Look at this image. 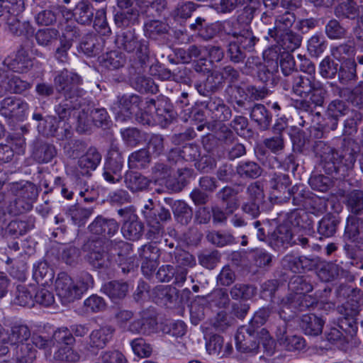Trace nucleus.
Wrapping results in <instances>:
<instances>
[{"label":"nucleus","instance_id":"obj_1","mask_svg":"<svg viewBox=\"0 0 363 363\" xmlns=\"http://www.w3.org/2000/svg\"><path fill=\"white\" fill-rule=\"evenodd\" d=\"M316 151L320 154V165L324 172L336 179H342L353 169L359 150L357 145L352 141H347L340 152L319 141L316 144Z\"/></svg>","mask_w":363,"mask_h":363},{"label":"nucleus","instance_id":"obj_2","mask_svg":"<svg viewBox=\"0 0 363 363\" xmlns=\"http://www.w3.org/2000/svg\"><path fill=\"white\" fill-rule=\"evenodd\" d=\"M289 289L291 292L281 298L280 302L281 311L286 314V310L291 313L288 314V318L292 317L298 311H303L313 306L318 301L317 297L307 295L313 289L308 277L294 276L289 281Z\"/></svg>","mask_w":363,"mask_h":363},{"label":"nucleus","instance_id":"obj_3","mask_svg":"<svg viewBox=\"0 0 363 363\" xmlns=\"http://www.w3.org/2000/svg\"><path fill=\"white\" fill-rule=\"evenodd\" d=\"M54 110L55 116H48L45 121L48 127V133L60 140L70 136L71 125L69 120L75 111L86 104V99H56Z\"/></svg>","mask_w":363,"mask_h":363},{"label":"nucleus","instance_id":"obj_4","mask_svg":"<svg viewBox=\"0 0 363 363\" xmlns=\"http://www.w3.org/2000/svg\"><path fill=\"white\" fill-rule=\"evenodd\" d=\"M82 77L75 72L64 69L56 73L54 77L55 88L59 94L57 100L61 98L86 99V91L80 88Z\"/></svg>","mask_w":363,"mask_h":363},{"label":"nucleus","instance_id":"obj_5","mask_svg":"<svg viewBox=\"0 0 363 363\" xmlns=\"http://www.w3.org/2000/svg\"><path fill=\"white\" fill-rule=\"evenodd\" d=\"M115 43L119 49L135 53L142 67L146 65L149 60V43L145 39H138L134 28L118 33Z\"/></svg>","mask_w":363,"mask_h":363},{"label":"nucleus","instance_id":"obj_6","mask_svg":"<svg viewBox=\"0 0 363 363\" xmlns=\"http://www.w3.org/2000/svg\"><path fill=\"white\" fill-rule=\"evenodd\" d=\"M296 245L306 247L308 246V239L298 235L286 223H280L269 238V245L278 252H283Z\"/></svg>","mask_w":363,"mask_h":363},{"label":"nucleus","instance_id":"obj_7","mask_svg":"<svg viewBox=\"0 0 363 363\" xmlns=\"http://www.w3.org/2000/svg\"><path fill=\"white\" fill-rule=\"evenodd\" d=\"M140 106L144 107L145 101L144 102L140 96L134 94H124L118 97L111 109L116 121L123 123L132 119Z\"/></svg>","mask_w":363,"mask_h":363},{"label":"nucleus","instance_id":"obj_8","mask_svg":"<svg viewBox=\"0 0 363 363\" xmlns=\"http://www.w3.org/2000/svg\"><path fill=\"white\" fill-rule=\"evenodd\" d=\"M84 250L87 251L86 259L94 268L106 269L113 264V257L105 251L101 240H89L84 245Z\"/></svg>","mask_w":363,"mask_h":363},{"label":"nucleus","instance_id":"obj_9","mask_svg":"<svg viewBox=\"0 0 363 363\" xmlns=\"http://www.w3.org/2000/svg\"><path fill=\"white\" fill-rule=\"evenodd\" d=\"M56 294L63 305L73 303L81 298L82 295L75 285L74 280L66 272L57 274L55 282Z\"/></svg>","mask_w":363,"mask_h":363},{"label":"nucleus","instance_id":"obj_10","mask_svg":"<svg viewBox=\"0 0 363 363\" xmlns=\"http://www.w3.org/2000/svg\"><path fill=\"white\" fill-rule=\"evenodd\" d=\"M123 157L116 145H112L104 164L103 176L109 183L115 184L122 179Z\"/></svg>","mask_w":363,"mask_h":363},{"label":"nucleus","instance_id":"obj_11","mask_svg":"<svg viewBox=\"0 0 363 363\" xmlns=\"http://www.w3.org/2000/svg\"><path fill=\"white\" fill-rule=\"evenodd\" d=\"M258 332L250 325L240 327L235 335L236 348L240 352L256 353L259 347L257 341Z\"/></svg>","mask_w":363,"mask_h":363},{"label":"nucleus","instance_id":"obj_12","mask_svg":"<svg viewBox=\"0 0 363 363\" xmlns=\"http://www.w3.org/2000/svg\"><path fill=\"white\" fill-rule=\"evenodd\" d=\"M308 99H294L291 101V105L296 109L305 112L308 116L313 114V109L318 106H323L326 95V91L320 87L314 86L313 90L310 94Z\"/></svg>","mask_w":363,"mask_h":363},{"label":"nucleus","instance_id":"obj_13","mask_svg":"<svg viewBox=\"0 0 363 363\" xmlns=\"http://www.w3.org/2000/svg\"><path fill=\"white\" fill-rule=\"evenodd\" d=\"M145 108L152 111L155 116V123H159L162 126L167 125L170 123L174 118V111L167 103L157 104L154 99H145Z\"/></svg>","mask_w":363,"mask_h":363},{"label":"nucleus","instance_id":"obj_14","mask_svg":"<svg viewBox=\"0 0 363 363\" xmlns=\"http://www.w3.org/2000/svg\"><path fill=\"white\" fill-rule=\"evenodd\" d=\"M85 185V180L79 177L78 174L72 176L67 180H64L57 177L54 180V189L60 191L66 199L71 200L73 198L74 191H78L79 186Z\"/></svg>","mask_w":363,"mask_h":363},{"label":"nucleus","instance_id":"obj_15","mask_svg":"<svg viewBox=\"0 0 363 363\" xmlns=\"http://www.w3.org/2000/svg\"><path fill=\"white\" fill-rule=\"evenodd\" d=\"M4 65L15 72L26 73L33 67V62L25 48L21 46L14 57L4 60Z\"/></svg>","mask_w":363,"mask_h":363},{"label":"nucleus","instance_id":"obj_16","mask_svg":"<svg viewBox=\"0 0 363 363\" xmlns=\"http://www.w3.org/2000/svg\"><path fill=\"white\" fill-rule=\"evenodd\" d=\"M118 228V224L114 219L106 218L102 216H98L89 225V230L91 233L102 235L104 238L113 236Z\"/></svg>","mask_w":363,"mask_h":363},{"label":"nucleus","instance_id":"obj_17","mask_svg":"<svg viewBox=\"0 0 363 363\" xmlns=\"http://www.w3.org/2000/svg\"><path fill=\"white\" fill-rule=\"evenodd\" d=\"M223 74L219 72L208 71L206 77L195 85L198 92L202 96H208L221 88Z\"/></svg>","mask_w":363,"mask_h":363},{"label":"nucleus","instance_id":"obj_18","mask_svg":"<svg viewBox=\"0 0 363 363\" xmlns=\"http://www.w3.org/2000/svg\"><path fill=\"white\" fill-rule=\"evenodd\" d=\"M114 330V328L110 325L94 330L89 337L88 349L95 353L99 349L104 348L112 338Z\"/></svg>","mask_w":363,"mask_h":363},{"label":"nucleus","instance_id":"obj_19","mask_svg":"<svg viewBox=\"0 0 363 363\" xmlns=\"http://www.w3.org/2000/svg\"><path fill=\"white\" fill-rule=\"evenodd\" d=\"M157 325L156 320L147 313H143L140 318L132 321L124 330L133 334L149 335L155 333Z\"/></svg>","mask_w":363,"mask_h":363},{"label":"nucleus","instance_id":"obj_20","mask_svg":"<svg viewBox=\"0 0 363 363\" xmlns=\"http://www.w3.org/2000/svg\"><path fill=\"white\" fill-rule=\"evenodd\" d=\"M28 108V104L21 99L7 97L1 101L0 114L6 118L18 116Z\"/></svg>","mask_w":363,"mask_h":363},{"label":"nucleus","instance_id":"obj_21","mask_svg":"<svg viewBox=\"0 0 363 363\" xmlns=\"http://www.w3.org/2000/svg\"><path fill=\"white\" fill-rule=\"evenodd\" d=\"M295 21L294 14L289 11H285L282 14L276 16L274 27L268 29L265 39L269 41V37H276L278 34L291 31V28Z\"/></svg>","mask_w":363,"mask_h":363},{"label":"nucleus","instance_id":"obj_22","mask_svg":"<svg viewBox=\"0 0 363 363\" xmlns=\"http://www.w3.org/2000/svg\"><path fill=\"white\" fill-rule=\"evenodd\" d=\"M270 38L272 42L276 43V47L282 48L285 53L293 52L301 46L302 42V37L292 30L278 34L276 37H269Z\"/></svg>","mask_w":363,"mask_h":363},{"label":"nucleus","instance_id":"obj_23","mask_svg":"<svg viewBox=\"0 0 363 363\" xmlns=\"http://www.w3.org/2000/svg\"><path fill=\"white\" fill-rule=\"evenodd\" d=\"M101 160V154L95 147H90L78 160V167L83 176L89 175L98 167Z\"/></svg>","mask_w":363,"mask_h":363},{"label":"nucleus","instance_id":"obj_24","mask_svg":"<svg viewBox=\"0 0 363 363\" xmlns=\"http://www.w3.org/2000/svg\"><path fill=\"white\" fill-rule=\"evenodd\" d=\"M277 219L278 223H286L295 230L296 227L305 228L306 224H310L308 223V213L302 209L294 210L289 213L281 212L279 213Z\"/></svg>","mask_w":363,"mask_h":363},{"label":"nucleus","instance_id":"obj_25","mask_svg":"<svg viewBox=\"0 0 363 363\" xmlns=\"http://www.w3.org/2000/svg\"><path fill=\"white\" fill-rule=\"evenodd\" d=\"M128 289V284L126 282L111 281L105 283L101 290L112 302L118 303L126 296Z\"/></svg>","mask_w":363,"mask_h":363},{"label":"nucleus","instance_id":"obj_26","mask_svg":"<svg viewBox=\"0 0 363 363\" xmlns=\"http://www.w3.org/2000/svg\"><path fill=\"white\" fill-rule=\"evenodd\" d=\"M312 80L306 76L296 73L291 77V94L304 99L310 95L314 89Z\"/></svg>","mask_w":363,"mask_h":363},{"label":"nucleus","instance_id":"obj_27","mask_svg":"<svg viewBox=\"0 0 363 363\" xmlns=\"http://www.w3.org/2000/svg\"><path fill=\"white\" fill-rule=\"evenodd\" d=\"M143 225L138 220L137 216L130 213L128 219L125 220L121 228V233L125 238L135 241L138 240L143 235Z\"/></svg>","mask_w":363,"mask_h":363},{"label":"nucleus","instance_id":"obj_28","mask_svg":"<svg viewBox=\"0 0 363 363\" xmlns=\"http://www.w3.org/2000/svg\"><path fill=\"white\" fill-rule=\"evenodd\" d=\"M324 321L315 314L303 315L299 325L303 332L307 335L317 336L322 333Z\"/></svg>","mask_w":363,"mask_h":363},{"label":"nucleus","instance_id":"obj_29","mask_svg":"<svg viewBox=\"0 0 363 363\" xmlns=\"http://www.w3.org/2000/svg\"><path fill=\"white\" fill-rule=\"evenodd\" d=\"M124 182L130 191L136 193L147 190L151 180L139 172H128L125 174Z\"/></svg>","mask_w":363,"mask_h":363},{"label":"nucleus","instance_id":"obj_30","mask_svg":"<svg viewBox=\"0 0 363 363\" xmlns=\"http://www.w3.org/2000/svg\"><path fill=\"white\" fill-rule=\"evenodd\" d=\"M94 9L89 0L79 1L73 10V16L77 22L82 25H89L94 18Z\"/></svg>","mask_w":363,"mask_h":363},{"label":"nucleus","instance_id":"obj_31","mask_svg":"<svg viewBox=\"0 0 363 363\" xmlns=\"http://www.w3.org/2000/svg\"><path fill=\"white\" fill-rule=\"evenodd\" d=\"M94 212V207L84 208L71 206L65 210V216L70 222L78 226L84 225Z\"/></svg>","mask_w":363,"mask_h":363},{"label":"nucleus","instance_id":"obj_32","mask_svg":"<svg viewBox=\"0 0 363 363\" xmlns=\"http://www.w3.org/2000/svg\"><path fill=\"white\" fill-rule=\"evenodd\" d=\"M206 108L211 113L215 121H225L232 116L230 108L220 98H213L206 104Z\"/></svg>","mask_w":363,"mask_h":363},{"label":"nucleus","instance_id":"obj_33","mask_svg":"<svg viewBox=\"0 0 363 363\" xmlns=\"http://www.w3.org/2000/svg\"><path fill=\"white\" fill-rule=\"evenodd\" d=\"M148 214H146V220L150 225L152 223H155L152 225V231L155 234L160 235L163 232V229L160 224V222H167L171 220L172 216L170 211L164 208L163 206H159L155 209V211H147Z\"/></svg>","mask_w":363,"mask_h":363},{"label":"nucleus","instance_id":"obj_34","mask_svg":"<svg viewBox=\"0 0 363 363\" xmlns=\"http://www.w3.org/2000/svg\"><path fill=\"white\" fill-rule=\"evenodd\" d=\"M37 350L31 343L26 342L25 344H19L16 346L13 359L16 363H33L36 358Z\"/></svg>","mask_w":363,"mask_h":363},{"label":"nucleus","instance_id":"obj_35","mask_svg":"<svg viewBox=\"0 0 363 363\" xmlns=\"http://www.w3.org/2000/svg\"><path fill=\"white\" fill-rule=\"evenodd\" d=\"M57 150L53 145L37 143L33 151V159L40 164L48 163L56 156Z\"/></svg>","mask_w":363,"mask_h":363},{"label":"nucleus","instance_id":"obj_36","mask_svg":"<svg viewBox=\"0 0 363 363\" xmlns=\"http://www.w3.org/2000/svg\"><path fill=\"white\" fill-rule=\"evenodd\" d=\"M340 223L338 217L327 214L318 222V233L321 237L331 238L336 233Z\"/></svg>","mask_w":363,"mask_h":363},{"label":"nucleus","instance_id":"obj_37","mask_svg":"<svg viewBox=\"0 0 363 363\" xmlns=\"http://www.w3.org/2000/svg\"><path fill=\"white\" fill-rule=\"evenodd\" d=\"M100 65L110 70L118 69L124 66L126 62L125 55L117 50H113L99 58Z\"/></svg>","mask_w":363,"mask_h":363},{"label":"nucleus","instance_id":"obj_38","mask_svg":"<svg viewBox=\"0 0 363 363\" xmlns=\"http://www.w3.org/2000/svg\"><path fill=\"white\" fill-rule=\"evenodd\" d=\"M250 118L255 121L259 129L267 130L270 125L272 116L266 107L259 104H255L250 111Z\"/></svg>","mask_w":363,"mask_h":363},{"label":"nucleus","instance_id":"obj_39","mask_svg":"<svg viewBox=\"0 0 363 363\" xmlns=\"http://www.w3.org/2000/svg\"><path fill=\"white\" fill-rule=\"evenodd\" d=\"M262 172L260 166L252 161H241L236 167V173L244 179L258 178Z\"/></svg>","mask_w":363,"mask_h":363},{"label":"nucleus","instance_id":"obj_40","mask_svg":"<svg viewBox=\"0 0 363 363\" xmlns=\"http://www.w3.org/2000/svg\"><path fill=\"white\" fill-rule=\"evenodd\" d=\"M104 40L96 35H88L80 45L82 52L89 57L98 55L103 49Z\"/></svg>","mask_w":363,"mask_h":363},{"label":"nucleus","instance_id":"obj_41","mask_svg":"<svg viewBox=\"0 0 363 363\" xmlns=\"http://www.w3.org/2000/svg\"><path fill=\"white\" fill-rule=\"evenodd\" d=\"M230 33L245 52H252L255 50V46L259 41V38L253 34L251 30L243 28L242 33H236L235 31Z\"/></svg>","mask_w":363,"mask_h":363},{"label":"nucleus","instance_id":"obj_42","mask_svg":"<svg viewBox=\"0 0 363 363\" xmlns=\"http://www.w3.org/2000/svg\"><path fill=\"white\" fill-rule=\"evenodd\" d=\"M35 287L30 285L28 288L26 286L18 285L16 287L15 297L13 300L14 304L21 306H31L34 305V291Z\"/></svg>","mask_w":363,"mask_h":363},{"label":"nucleus","instance_id":"obj_43","mask_svg":"<svg viewBox=\"0 0 363 363\" xmlns=\"http://www.w3.org/2000/svg\"><path fill=\"white\" fill-rule=\"evenodd\" d=\"M151 162L150 151L146 148H142L132 152L128 160V164L132 169H145Z\"/></svg>","mask_w":363,"mask_h":363},{"label":"nucleus","instance_id":"obj_44","mask_svg":"<svg viewBox=\"0 0 363 363\" xmlns=\"http://www.w3.org/2000/svg\"><path fill=\"white\" fill-rule=\"evenodd\" d=\"M30 337V331L26 325L16 323L11 327L8 339L11 345L18 346L28 342Z\"/></svg>","mask_w":363,"mask_h":363},{"label":"nucleus","instance_id":"obj_45","mask_svg":"<svg viewBox=\"0 0 363 363\" xmlns=\"http://www.w3.org/2000/svg\"><path fill=\"white\" fill-rule=\"evenodd\" d=\"M33 277L38 284L45 286L54 278V273L47 263L41 262L34 264Z\"/></svg>","mask_w":363,"mask_h":363},{"label":"nucleus","instance_id":"obj_46","mask_svg":"<svg viewBox=\"0 0 363 363\" xmlns=\"http://www.w3.org/2000/svg\"><path fill=\"white\" fill-rule=\"evenodd\" d=\"M317 276L322 281L328 282L339 275V267L337 264L320 260L316 269Z\"/></svg>","mask_w":363,"mask_h":363},{"label":"nucleus","instance_id":"obj_47","mask_svg":"<svg viewBox=\"0 0 363 363\" xmlns=\"http://www.w3.org/2000/svg\"><path fill=\"white\" fill-rule=\"evenodd\" d=\"M270 186L273 190L272 194L276 198L281 197L279 194L288 191L291 184L289 175L285 174H274L270 179Z\"/></svg>","mask_w":363,"mask_h":363},{"label":"nucleus","instance_id":"obj_48","mask_svg":"<svg viewBox=\"0 0 363 363\" xmlns=\"http://www.w3.org/2000/svg\"><path fill=\"white\" fill-rule=\"evenodd\" d=\"M143 30L146 37L157 39L158 36L167 33L168 25L160 20H148L144 23Z\"/></svg>","mask_w":363,"mask_h":363},{"label":"nucleus","instance_id":"obj_49","mask_svg":"<svg viewBox=\"0 0 363 363\" xmlns=\"http://www.w3.org/2000/svg\"><path fill=\"white\" fill-rule=\"evenodd\" d=\"M172 211L176 220L182 225L189 224L192 218V210L184 201H175Z\"/></svg>","mask_w":363,"mask_h":363},{"label":"nucleus","instance_id":"obj_50","mask_svg":"<svg viewBox=\"0 0 363 363\" xmlns=\"http://www.w3.org/2000/svg\"><path fill=\"white\" fill-rule=\"evenodd\" d=\"M138 9L118 11L114 16V21L118 27H128L138 22Z\"/></svg>","mask_w":363,"mask_h":363},{"label":"nucleus","instance_id":"obj_51","mask_svg":"<svg viewBox=\"0 0 363 363\" xmlns=\"http://www.w3.org/2000/svg\"><path fill=\"white\" fill-rule=\"evenodd\" d=\"M349 108L347 103L343 100L335 99L332 101L328 106L326 113L328 117H331L333 123L332 128L335 126L336 118L347 114Z\"/></svg>","mask_w":363,"mask_h":363},{"label":"nucleus","instance_id":"obj_52","mask_svg":"<svg viewBox=\"0 0 363 363\" xmlns=\"http://www.w3.org/2000/svg\"><path fill=\"white\" fill-rule=\"evenodd\" d=\"M278 71V63L276 60L268 61L267 65H261L257 77L260 81L267 84H273L275 80V74Z\"/></svg>","mask_w":363,"mask_h":363},{"label":"nucleus","instance_id":"obj_53","mask_svg":"<svg viewBox=\"0 0 363 363\" xmlns=\"http://www.w3.org/2000/svg\"><path fill=\"white\" fill-rule=\"evenodd\" d=\"M132 86L142 93H156L158 91L153 80L143 75H138L131 80Z\"/></svg>","mask_w":363,"mask_h":363},{"label":"nucleus","instance_id":"obj_54","mask_svg":"<svg viewBox=\"0 0 363 363\" xmlns=\"http://www.w3.org/2000/svg\"><path fill=\"white\" fill-rule=\"evenodd\" d=\"M279 345L289 352L301 351L306 347V340L297 335L289 334L284 339L280 340Z\"/></svg>","mask_w":363,"mask_h":363},{"label":"nucleus","instance_id":"obj_55","mask_svg":"<svg viewBox=\"0 0 363 363\" xmlns=\"http://www.w3.org/2000/svg\"><path fill=\"white\" fill-rule=\"evenodd\" d=\"M135 5L142 12L149 13L154 16L152 11H155L156 15H160L167 7L166 0H155L152 2H148L145 0H135Z\"/></svg>","mask_w":363,"mask_h":363},{"label":"nucleus","instance_id":"obj_56","mask_svg":"<svg viewBox=\"0 0 363 363\" xmlns=\"http://www.w3.org/2000/svg\"><path fill=\"white\" fill-rule=\"evenodd\" d=\"M359 14V9L354 2H342L335 9V15L338 18L354 19Z\"/></svg>","mask_w":363,"mask_h":363},{"label":"nucleus","instance_id":"obj_57","mask_svg":"<svg viewBox=\"0 0 363 363\" xmlns=\"http://www.w3.org/2000/svg\"><path fill=\"white\" fill-rule=\"evenodd\" d=\"M18 14L11 13L5 15L6 24L8 25L9 31L16 35H23L28 33V28L30 26L28 23H21L17 18Z\"/></svg>","mask_w":363,"mask_h":363},{"label":"nucleus","instance_id":"obj_58","mask_svg":"<svg viewBox=\"0 0 363 363\" xmlns=\"http://www.w3.org/2000/svg\"><path fill=\"white\" fill-rule=\"evenodd\" d=\"M25 9L23 0H0V11L1 16L14 13L19 14Z\"/></svg>","mask_w":363,"mask_h":363},{"label":"nucleus","instance_id":"obj_59","mask_svg":"<svg viewBox=\"0 0 363 363\" xmlns=\"http://www.w3.org/2000/svg\"><path fill=\"white\" fill-rule=\"evenodd\" d=\"M226 55L230 61L233 63L242 62L246 57L245 51L235 39L228 43Z\"/></svg>","mask_w":363,"mask_h":363},{"label":"nucleus","instance_id":"obj_60","mask_svg":"<svg viewBox=\"0 0 363 363\" xmlns=\"http://www.w3.org/2000/svg\"><path fill=\"white\" fill-rule=\"evenodd\" d=\"M338 70L340 71L338 63L330 57H325L319 65L320 74L325 79L334 78Z\"/></svg>","mask_w":363,"mask_h":363},{"label":"nucleus","instance_id":"obj_61","mask_svg":"<svg viewBox=\"0 0 363 363\" xmlns=\"http://www.w3.org/2000/svg\"><path fill=\"white\" fill-rule=\"evenodd\" d=\"M347 206L354 214L363 213V191L354 190L347 196Z\"/></svg>","mask_w":363,"mask_h":363},{"label":"nucleus","instance_id":"obj_62","mask_svg":"<svg viewBox=\"0 0 363 363\" xmlns=\"http://www.w3.org/2000/svg\"><path fill=\"white\" fill-rule=\"evenodd\" d=\"M207 240L218 247H223L235 242V238L230 233L212 231L206 236Z\"/></svg>","mask_w":363,"mask_h":363},{"label":"nucleus","instance_id":"obj_63","mask_svg":"<svg viewBox=\"0 0 363 363\" xmlns=\"http://www.w3.org/2000/svg\"><path fill=\"white\" fill-rule=\"evenodd\" d=\"M61 6L53 5L51 9H45L38 12L35 16L36 23L40 26H50L56 22L55 10H60Z\"/></svg>","mask_w":363,"mask_h":363},{"label":"nucleus","instance_id":"obj_64","mask_svg":"<svg viewBox=\"0 0 363 363\" xmlns=\"http://www.w3.org/2000/svg\"><path fill=\"white\" fill-rule=\"evenodd\" d=\"M255 293V289L252 286L246 284H235L230 291L232 298L238 300H247L251 298Z\"/></svg>","mask_w":363,"mask_h":363}]
</instances>
